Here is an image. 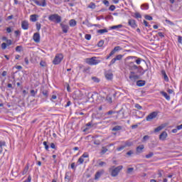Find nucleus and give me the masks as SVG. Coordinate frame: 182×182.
I'll return each instance as SVG.
<instances>
[{
	"label": "nucleus",
	"instance_id": "nucleus-54",
	"mask_svg": "<svg viewBox=\"0 0 182 182\" xmlns=\"http://www.w3.org/2000/svg\"><path fill=\"white\" fill-rule=\"evenodd\" d=\"M6 45L7 46H11V45H12V41L11 40H6Z\"/></svg>",
	"mask_w": 182,
	"mask_h": 182
},
{
	"label": "nucleus",
	"instance_id": "nucleus-20",
	"mask_svg": "<svg viewBox=\"0 0 182 182\" xmlns=\"http://www.w3.org/2000/svg\"><path fill=\"white\" fill-rule=\"evenodd\" d=\"M146 85V81L143 80H139L136 82V86H139V87H142V86H144Z\"/></svg>",
	"mask_w": 182,
	"mask_h": 182
},
{
	"label": "nucleus",
	"instance_id": "nucleus-46",
	"mask_svg": "<svg viewBox=\"0 0 182 182\" xmlns=\"http://www.w3.org/2000/svg\"><path fill=\"white\" fill-rule=\"evenodd\" d=\"M144 18L146 19V21H153V17L151 16L146 15Z\"/></svg>",
	"mask_w": 182,
	"mask_h": 182
},
{
	"label": "nucleus",
	"instance_id": "nucleus-13",
	"mask_svg": "<svg viewBox=\"0 0 182 182\" xmlns=\"http://www.w3.org/2000/svg\"><path fill=\"white\" fill-rule=\"evenodd\" d=\"M33 39L36 43H39V42H41V34H39V33H35Z\"/></svg>",
	"mask_w": 182,
	"mask_h": 182
},
{
	"label": "nucleus",
	"instance_id": "nucleus-1",
	"mask_svg": "<svg viewBox=\"0 0 182 182\" xmlns=\"http://www.w3.org/2000/svg\"><path fill=\"white\" fill-rule=\"evenodd\" d=\"M87 65H90L91 66L99 65L102 60H99V57H92L90 58H86L85 60Z\"/></svg>",
	"mask_w": 182,
	"mask_h": 182
},
{
	"label": "nucleus",
	"instance_id": "nucleus-5",
	"mask_svg": "<svg viewBox=\"0 0 182 182\" xmlns=\"http://www.w3.org/2000/svg\"><path fill=\"white\" fill-rule=\"evenodd\" d=\"M62 60H63V55L57 54L55 55L54 60H53V65H59V63H60V62H62Z\"/></svg>",
	"mask_w": 182,
	"mask_h": 182
},
{
	"label": "nucleus",
	"instance_id": "nucleus-57",
	"mask_svg": "<svg viewBox=\"0 0 182 182\" xmlns=\"http://www.w3.org/2000/svg\"><path fill=\"white\" fill-rule=\"evenodd\" d=\"M166 23H168V25H174V23L170 20H166Z\"/></svg>",
	"mask_w": 182,
	"mask_h": 182
},
{
	"label": "nucleus",
	"instance_id": "nucleus-23",
	"mask_svg": "<svg viewBox=\"0 0 182 182\" xmlns=\"http://www.w3.org/2000/svg\"><path fill=\"white\" fill-rule=\"evenodd\" d=\"M161 75L164 77V79L166 82H168V77L167 76V74L166 73V70H161Z\"/></svg>",
	"mask_w": 182,
	"mask_h": 182
},
{
	"label": "nucleus",
	"instance_id": "nucleus-12",
	"mask_svg": "<svg viewBox=\"0 0 182 182\" xmlns=\"http://www.w3.org/2000/svg\"><path fill=\"white\" fill-rule=\"evenodd\" d=\"M60 26L61 27V29H62L63 33H68V32L69 31V26L64 24L63 23H60Z\"/></svg>",
	"mask_w": 182,
	"mask_h": 182
},
{
	"label": "nucleus",
	"instance_id": "nucleus-35",
	"mask_svg": "<svg viewBox=\"0 0 182 182\" xmlns=\"http://www.w3.org/2000/svg\"><path fill=\"white\" fill-rule=\"evenodd\" d=\"M83 161H85V159L82 156H80L77 160V164H78V166L80 164H83Z\"/></svg>",
	"mask_w": 182,
	"mask_h": 182
},
{
	"label": "nucleus",
	"instance_id": "nucleus-17",
	"mask_svg": "<svg viewBox=\"0 0 182 182\" xmlns=\"http://www.w3.org/2000/svg\"><path fill=\"white\" fill-rule=\"evenodd\" d=\"M139 78H140V77L137 75L131 74L129 75V79H130V80H132V82H136V80H137Z\"/></svg>",
	"mask_w": 182,
	"mask_h": 182
},
{
	"label": "nucleus",
	"instance_id": "nucleus-58",
	"mask_svg": "<svg viewBox=\"0 0 182 182\" xmlns=\"http://www.w3.org/2000/svg\"><path fill=\"white\" fill-rule=\"evenodd\" d=\"M14 33L16 36H21V31L19 30L15 31Z\"/></svg>",
	"mask_w": 182,
	"mask_h": 182
},
{
	"label": "nucleus",
	"instance_id": "nucleus-50",
	"mask_svg": "<svg viewBox=\"0 0 182 182\" xmlns=\"http://www.w3.org/2000/svg\"><path fill=\"white\" fill-rule=\"evenodd\" d=\"M85 38V39H87V41H90V39L92 38V36L90 34H86Z\"/></svg>",
	"mask_w": 182,
	"mask_h": 182
},
{
	"label": "nucleus",
	"instance_id": "nucleus-48",
	"mask_svg": "<svg viewBox=\"0 0 182 182\" xmlns=\"http://www.w3.org/2000/svg\"><path fill=\"white\" fill-rule=\"evenodd\" d=\"M116 60H117L115 58H113L109 63V66H112V65H114V63H116Z\"/></svg>",
	"mask_w": 182,
	"mask_h": 182
},
{
	"label": "nucleus",
	"instance_id": "nucleus-64",
	"mask_svg": "<svg viewBox=\"0 0 182 182\" xmlns=\"http://www.w3.org/2000/svg\"><path fill=\"white\" fill-rule=\"evenodd\" d=\"M132 154H133V151H132V150L129 151L127 153V156H132Z\"/></svg>",
	"mask_w": 182,
	"mask_h": 182
},
{
	"label": "nucleus",
	"instance_id": "nucleus-25",
	"mask_svg": "<svg viewBox=\"0 0 182 182\" xmlns=\"http://www.w3.org/2000/svg\"><path fill=\"white\" fill-rule=\"evenodd\" d=\"M161 95H162V96H164V97H165V99H166V100H170V95H168V94H167V92H166L164 91H161Z\"/></svg>",
	"mask_w": 182,
	"mask_h": 182
},
{
	"label": "nucleus",
	"instance_id": "nucleus-21",
	"mask_svg": "<svg viewBox=\"0 0 182 182\" xmlns=\"http://www.w3.org/2000/svg\"><path fill=\"white\" fill-rule=\"evenodd\" d=\"M105 77L107 80H112V79H113V73H105Z\"/></svg>",
	"mask_w": 182,
	"mask_h": 182
},
{
	"label": "nucleus",
	"instance_id": "nucleus-8",
	"mask_svg": "<svg viewBox=\"0 0 182 182\" xmlns=\"http://www.w3.org/2000/svg\"><path fill=\"white\" fill-rule=\"evenodd\" d=\"M119 50H120V46L114 47V49L110 52V53L106 57V59H110L111 56H113V55H114V53H116L117 52H119Z\"/></svg>",
	"mask_w": 182,
	"mask_h": 182
},
{
	"label": "nucleus",
	"instance_id": "nucleus-42",
	"mask_svg": "<svg viewBox=\"0 0 182 182\" xmlns=\"http://www.w3.org/2000/svg\"><path fill=\"white\" fill-rule=\"evenodd\" d=\"M103 45H105V41L103 40H100L98 43H97V46L99 48H102V46H103Z\"/></svg>",
	"mask_w": 182,
	"mask_h": 182
},
{
	"label": "nucleus",
	"instance_id": "nucleus-38",
	"mask_svg": "<svg viewBox=\"0 0 182 182\" xmlns=\"http://www.w3.org/2000/svg\"><path fill=\"white\" fill-rule=\"evenodd\" d=\"M88 8H90V9H96V4L93 2H91L89 4Z\"/></svg>",
	"mask_w": 182,
	"mask_h": 182
},
{
	"label": "nucleus",
	"instance_id": "nucleus-24",
	"mask_svg": "<svg viewBox=\"0 0 182 182\" xmlns=\"http://www.w3.org/2000/svg\"><path fill=\"white\" fill-rule=\"evenodd\" d=\"M102 174H103V171H97L95 173V180H99V178H100V177L102 176Z\"/></svg>",
	"mask_w": 182,
	"mask_h": 182
},
{
	"label": "nucleus",
	"instance_id": "nucleus-34",
	"mask_svg": "<svg viewBox=\"0 0 182 182\" xmlns=\"http://www.w3.org/2000/svg\"><path fill=\"white\" fill-rule=\"evenodd\" d=\"M30 93L33 97H35V96H36V93H38V90H31Z\"/></svg>",
	"mask_w": 182,
	"mask_h": 182
},
{
	"label": "nucleus",
	"instance_id": "nucleus-30",
	"mask_svg": "<svg viewBox=\"0 0 182 182\" xmlns=\"http://www.w3.org/2000/svg\"><path fill=\"white\" fill-rule=\"evenodd\" d=\"M122 126L117 125L112 128V132H119V130H122Z\"/></svg>",
	"mask_w": 182,
	"mask_h": 182
},
{
	"label": "nucleus",
	"instance_id": "nucleus-10",
	"mask_svg": "<svg viewBox=\"0 0 182 182\" xmlns=\"http://www.w3.org/2000/svg\"><path fill=\"white\" fill-rule=\"evenodd\" d=\"M31 1L34 2V4H36L38 6H43V7L46 6V0H41V1H39L38 0H31Z\"/></svg>",
	"mask_w": 182,
	"mask_h": 182
},
{
	"label": "nucleus",
	"instance_id": "nucleus-44",
	"mask_svg": "<svg viewBox=\"0 0 182 182\" xmlns=\"http://www.w3.org/2000/svg\"><path fill=\"white\" fill-rule=\"evenodd\" d=\"M92 80H93V82L95 83H99L100 82V80L97 78V77H92Z\"/></svg>",
	"mask_w": 182,
	"mask_h": 182
},
{
	"label": "nucleus",
	"instance_id": "nucleus-47",
	"mask_svg": "<svg viewBox=\"0 0 182 182\" xmlns=\"http://www.w3.org/2000/svg\"><path fill=\"white\" fill-rule=\"evenodd\" d=\"M22 50V46H18L16 48V52H21Z\"/></svg>",
	"mask_w": 182,
	"mask_h": 182
},
{
	"label": "nucleus",
	"instance_id": "nucleus-6",
	"mask_svg": "<svg viewBox=\"0 0 182 182\" xmlns=\"http://www.w3.org/2000/svg\"><path fill=\"white\" fill-rule=\"evenodd\" d=\"M147 72V70H144L141 66H139L138 69L135 70V71H132L131 75H136L139 74V75H144Z\"/></svg>",
	"mask_w": 182,
	"mask_h": 182
},
{
	"label": "nucleus",
	"instance_id": "nucleus-29",
	"mask_svg": "<svg viewBox=\"0 0 182 182\" xmlns=\"http://www.w3.org/2000/svg\"><path fill=\"white\" fill-rule=\"evenodd\" d=\"M97 33H100V35H103V33H107L109 32V31L106 28L105 29H100L97 30Z\"/></svg>",
	"mask_w": 182,
	"mask_h": 182
},
{
	"label": "nucleus",
	"instance_id": "nucleus-19",
	"mask_svg": "<svg viewBox=\"0 0 182 182\" xmlns=\"http://www.w3.org/2000/svg\"><path fill=\"white\" fill-rule=\"evenodd\" d=\"M71 178H72V176H70V172H66L65 175V181L69 182L70 181Z\"/></svg>",
	"mask_w": 182,
	"mask_h": 182
},
{
	"label": "nucleus",
	"instance_id": "nucleus-49",
	"mask_svg": "<svg viewBox=\"0 0 182 182\" xmlns=\"http://www.w3.org/2000/svg\"><path fill=\"white\" fill-rule=\"evenodd\" d=\"M135 107H136V109H138V110H141V109H143V107H141L139 104H135Z\"/></svg>",
	"mask_w": 182,
	"mask_h": 182
},
{
	"label": "nucleus",
	"instance_id": "nucleus-40",
	"mask_svg": "<svg viewBox=\"0 0 182 182\" xmlns=\"http://www.w3.org/2000/svg\"><path fill=\"white\" fill-rule=\"evenodd\" d=\"M134 18H136V19H141V14H140V13L139 12H136L134 14Z\"/></svg>",
	"mask_w": 182,
	"mask_h": 182
},
{
	"label": "nucleus",
	"instance_id": "nucleus-36",
	"mask_svg": "<svg viewBox=\"0 0 182 182\" xmlns=\"http://www.w3.org/2000/svg\"><path fill=\"white\" fill-rule=\"evenodd\" d=\"M108 150L109 149L103 146L102 149L101 150L100 154H106V153H107Z\"/></svg>",
	"mask_w": 182,
	"mask_h": 182
},
{
	"label": "nucleus",
	"instance_id": "nucleus-53",
	"mask_svg": "<svg viewBox=\"0 0 182 182\" xmlns=\"http://www.w3.org/2000/svg\"><path fill=\"white\" fill-rule=\"evenodd\" d=\"M109 11H114V9H116V6L114 5H111L109 8Z\"/></svg>",
	"mask_w": 182,
	"mask_h": 182
},
{
	"label": "nucleus",
	"instance_id": "nucleus-4",
	"mask_svg": "<svg viewBox=\"0 0 182 182\" xmlns=\"http://www.w3.org/2000/svg\"><path fill=\"white\" fill-rule=\"evenodd\" d=\"M133 145V141L128 140L124 142V144L121 146L117 148V151H122V150H124V149H126V147H132Z\"/></svg>",
	"mask_w": 182,
	"mask_h": 182
},
{
	"label": "nucleus",
	"instance_id": "nucleus-37",
	"mask_svg": "<svg viewBox=\"0 0 182 182\" xmlns=\"http://www.w3.org/2000/svg\"><path fill=\"white\" fill-rule=\"evenodd\" d=\"M132 58H134V59H136L135 60L136 65H140V63H141V60H143L141 58H137V57H132Z\"/></svg>",
	"mask_w": 182,
	"mask_h": 182
},
{
	"label": "nucleus",
	"instance_id": "nucleus-61",
	"mask_svg": "<svg viewBox=\"0 0 182 182\" xmlns=\"http://www.w3.org/2000/svg\"><path fill=\"white\" fill-rule=\"evenodd\" d=\"M101 142L100 140H95L94 141V144H96V146L100 145Z\"/></svg>",
	"mask_w": 182,
	"mask_h": 182
},
{
	"label": "nucleus",
	"instance_id": "nucleus-56",
	"mask_svg": "<svg viewBox=\"0 0 182 182\" xmlns=\"http://www.w3.org/2000/svg\"><path fill=\"white\" fill-rule=\"evenodd\" d=\"M149 139H150V136H149L148 135H145L143 137V141H146V140H149Z\"/></svg>",
	"mask_w": 182,
	"mask_h": 182
},
{
	"label": "nucleus",
	"instance_id": "nucleus-60",
	"mask_svg": "<svg viewBox=\"0 0 182 182\" xmlns=\"http://www.w3.org/2000/svg\"><path fill=\"white\" fill-rule=\"evenodd\" d=\"M133 170H134V168H127V173L128 174H130V173H132L133 171Z\"/></svg>",
	"mask_w": 182,
	"mask_h": 182
},
{
	"label": "nucleus",
	"instance_id": "nucleus-27",
	"mask_svg": "<svg viewBox=\"0 0 182 182\" xmlns=\"http://www.w3.org/2000/svg\"><path fill=\"white\" fill-rule=\"evenodd\" d=\"M42 94L44 96V97H46V99H48V96H49V91H48V90H41Z\"/></svg>",
	"mask_w": 182,
	"mask_h": 182
},
{
	"label": "nucleus",
	"instance_id": "nucleus-14",
	"mask_svg": "<svg viewBox=\"0 0 182 182\" xmlns=\"http://www.w3.org/2000/svg\"><path fill=\"white\" fill-rule=\"evenodd\" d=\"M21 28L24 31H28V29H29V23H28L26 21H23L21 22Z\"/></svg>",
	"mask_w": 182,
	"mask_h": 182
},
{
	"label": "nucleus",
	"instance_id": "nucleus-22",
	"mask_svg": "<svg viewBox=\"0 0 182 182\" xmlns=\"http://www.w3.org/2000/svg\"><path fill=\"white\" fill-rule=\"evenodd\" d=\"M144 149V145H139L136 147V153H143V150Z\"/></svg>",
	"mask_w": 182,
	"mask_h": 182
},
{
	"label": "nucleus",
	"instance_id": "nucleus-51",
	"mask_svg": "<svg viewBox=\"0 0 182 182\" xmlns=\"http://www.w3.org/2000/svg\"><path fill=\"white\" fill-rule=\"evenodd\" d=\"M7 46H7L6 43H1V49L5 50V49H6V47H7Z\"/></svg>",
	"mask_w": 182,
	"mask_h": 182
},
{
	"label": "nucleus",
	"instance_id": "nucleus-9",
	"mask_svg": "<svg viewBox=\"0 0 182 182\" xmlns=\"http://www.w3.org/2000/svg\"><path fill=\"white\" fill-rule=\"evenodd\" d=\"M120 113H122V109H120L119 111H113V110H109V112H107L105 114L110 116L112 114H117V119H119V117H120Z\"/></svg>",
	"mask_w": 182,
	"mask_h": 182
},
{
	"label": "nucleus",
	"instance_id": "nucleus-3",
	"mask_svg": "<svg viewBox=\"0 0 182 182\" xmlns=\"http://www.w3.org/2000/svg\"><path fill=\"white\" fill-rule=\"evenodd\" d=\"M123 168V166H119L113 169L112 168H109V171H111L112 177H117L120 171Z\"/></svg>",
	"mask_w": 182,
	"mask_h": 182
},
{
	"label": "nucleus",
	"instance_id": "nucleus-43",
	"mask_svg": "<svg viewBox=\"0 0 182 182\" xmlns=\"http://www.w3.org/2000/svg\"><path fill=\"white\" fill-rule=\"evenodd\" d=\"M153 156H154V153L150 152L149 154H146L145 156V157H146V159H151V157H153Z\"/></svg>",
	"mask_w": 182,
	"mask_h": 182
},
{
	"label": "nucleus",
	"instance_id": "nucleus-41",
	"mask_svg": "<svg viewBox=\"0 0 182 182\" xmlns=\"http://www.w3.org/2000/svg\"><path fill=\"white\" fill-rule=\"evenodd\" d=\"M43 144L47 151H49V145H48V141H43Z\"/></svg>",
	"mask_w": 182,
	"mask_h": 182
},
{
	"label": "nucleus",
	"instance_id": "nucleus-62",
	"mask_svg": "<svg viewBox=\"0 0 182 182\" xmlns=\"http://www.w3.org/2000/svg\"><path fill=\"white\" fill-rule=\"evenodd\" d=\"M144 25H145V26H147L148 28H150V25H149V23L146 20H144Z\"/></svg>",
	"mask_w": 182,
	"mask_h": 182
},
{
	"label": "nucleus",
	"instance_id": "nucleus-32",
	"mask_svg": "<svg viewBox=\"0 0 182 182\" xmlns=\"http://www.w3.org/2000/svg\"><path fill=\"white\" fill-rule=\"evenodd\" d=\"M76 23H77V22H76V20H75V19H71L69 22V25L71 27L76 26Z\"/></svg>",
	"mask_w": 182,
	"mask_h": 182
},
{
	"label": "nucleus",
	"instance_id": "nucleus-16",
	"mask_svg": "<svg viewBox=\"0 0 182 182\" xmlns=\"http://www.w3.org/2000/svg\"><path fill=\"white\" fill-rule=\"evenodd\" d=\"M166 124H162L159 127L154 129V133H159V132H161L164 127H166Z\"/></svg>",
	"mask_w": 182,
	"mask_h": 182
},
{
	"label": "nucleus",
	"instance_id": "nucleus-39",
	"mask_svg": "<svg viewBox=\"0 0 182 182\" xmlns=\"http://www.w3.org/2000/svg\"><path fill=\"white\" fill-rule=\"evenodd\" d=\"M120 28H123V25L119 24L117 26H113L111 27V29H120Z\"/></svg>",
	"mask_w": 182,
	"mask_h": 182
},
{
	"label": "nucleus",
	"instance_id": "nucleus-18",
	"mask_svg": "<svg viewBox=\"0 0 182 182\" xmlns=\"http://www.w3.org/2000/svg\"><path fill=\"white\" fill-rule=\"evenodd\" d=\"M129 68L130 70H136V69H139V66L136 65L133 62L129 63Z\"/></svg>",
	"mask_w": 182,
	"mask_h": 182
},
{
	"label": "nucleus",
	"instance_id": "nucleus-33",
	"mask_svg": "<svg viewBox=\"0 0 182 182\" xmlns=\"http://www.w3.org/2000/svg\"><path fill=\"white\" fill-rule=\"evenodd\" d=\"M4 146H6V143L5 141H0V154L2 153V151H4V149L2 147H4Z\"/></svg>",
	"mask_w": 182,
	"mask_h": 182
},
{
	"label": "nucleus",
	"instance_id": "nucleus-28",
	"mask_svg": "<svg viewBox=\"0 0 182 182\" xmlns=\"http://www.w3.org/2000/svg\"><path fill=\"white\" fill-rule=\"evenodd\" d=\"M38 17V15L32 14L31 16V22H36V21H38V18H37Z\"/></svg>",
	"mask_w": 182,
	"mask_h": 182
},
{
	"label": "nucleus",
	"instance_id": "nucleus-59",
	"mask_svg": "<svg viewBox=\"0 0 182 182\" xmlns=\"http://www.w3.org/2000/svg\"><path fill=\"white\" fill-rule=\"evenodd\" d=\"M107 101L108 102V103H112V97H107Z\"/></svg>",
	"mask_w": 182,
	"mask_h": 182
},
{
	"label": "nucleus",
	"instance_id": "nucleus-55",
	"mask_svg": "<svg viewBox=\"0 0 182 182\" xmlns=\"http://www.w3.org/2000/svg\"><path fill=\"white\" fill-rule=\"evenodd\" d=\"M81 157H82V159H87V157H89V154H87V153H84Z\"/></svg>",
	"mask_w": 182,
	"mask_h": 182
},
{
	"label": "nucleus",
	"instance_id": "nucleus-2",
	"mask_svg": "<svg viewBox=\"0 0 182 182\" xmlns=\"http://www.w3.org/2000/svg\"><path fill=\"white\" fill-rule=\"evenodd\" d=\"M48 20L55 23H60V22H62V17L58 14H54L48 16Z\"/></svg>",
	"mask_w": 182,
	"mask_h": 182
},
{
	"label": "nucleus",
	"instance_id": "nucleus-31",
	"mask_svg": "<svg viewBox=\"0 0 182 182\" xmlns=\"http://www.w3.org/2000/svg\"><path fill=\"white\" fill-rule=\"evenodd\" d=\"M28 170H29V164H27L26 166H25L23 172H22L23 176H25V174H26V173H28Z\"/></svg>",
	"mask_w": 182,
	"mask_h": 182
},
{
	"label": "nucleus",
	"instance_id": "nucleus-15",
	"mask_svg": "<svg viewBox=\"0 0 182 182\" xmlns=\"http://www.w3.org/2000/svg\"><path fill=\"white\" fill-rule=\"evenodd\" d=\"M128 25L131 26V28H137V24H136V20L134 19L128 20Z\"/></svg>",
	"mask_w": 182,
	"mask_h": 182
},
{
	"label": "nucleus",
	"instance_id": "nucleus-63",
	"mask_svg": "<svg viewBox=\"0 0 182 182\" xmlns=\"http://www.w3.org/2000/svg\"><path fill=\"white\" fill-rule=\"evenodd\" d=\"M178 43H182V37L181 36H178Z\"/></svg>",
	"mask_w": 182,
	"mask_h": 182
},
{
	"label": "nucleus",
	"instance_id": "nucleus-52",
	"mask_svg": "<svg viewBox=\"0 0 182 182\" xmlns=\"http://www.w3.org/2000/svg\"><path fill=\"white\" fill-rule=\"evenodd\" d=\"M42 25L39 23H36V29L37 31H41V28Z\"/></svg>",
	"mask_w": 182,
	"mask_h": 182
},
{
	"label": "nucleus",
	"instance_id": "nucleus-11",
	"mask_svg": "<svg viewBox=\"0 0 182 182\" xmlns=\"http://www.w3.org/2000/svg\"><path fill=\"white\" fill-rule=\"evenodd\" d=\"M168 136V134H167V132L164 131L159 135V140H161V141H164Z\"/></svg>",
	"mask_w": 182,
	"mask_h": 182
},
{
	"label": "nucleus",
	"instance_id": "nucleus-26",
	"mask_svg": "<svg viewBox=\"0 0 182 182\" xmlns=\"http://www.w3.org/2000/svg\"><path fill=\"white\" fill-rule=\"evenodd\" d=\"M82 25H86L88 28H92V26H93V24L89 22V20L87 19L82 22Z\"/></svg>",
	"mask_w": 182,
	"mask_h": 182
},
{
	"label": "nucleus",
	"instance_id": "nucleus-7",
	"mask_svg": "<svg viewBox=\"0 0 182 182\" xmlns=\"http://www.w3.org/2000/svg\"><path fill=\"white\" fill-rule=\"evenodd\" d=\"M159 113L157 112H153L150 113L148 116L146 117V122H151L153 119H156L157 117V115Z\"/></svg>",
	"mask_w": 182,
	"mask_h": 182
},
{
	"label": "nucleus",
	"instance_id": "nucleus-45",
	"mask_svg": "<svg viewBox=\"0 0 182 182\" xmlns=\"http://www.w3.org/2000/svg\"><path fill=\"white\" fill-rule=\"evenodd\" d=\"M122 58H123V55H122V54L117 55L115 57V59H116L117 60H122Z\"/></svg>",
	"mask_w": 182,
	"mask_h": 182
}]
</instances>
